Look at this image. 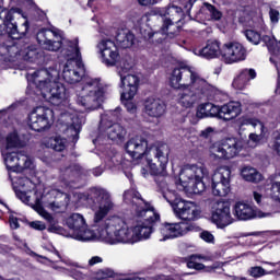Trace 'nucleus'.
Here are the masks:
<instances>
[{
	"instance_id": "obj_53",
	"label": "nucleus",
	"mask_w": 280,
	"mask_h": 280,
	"mask_svg": "<svg viewBox=\"0 0 280 280\" xmlns=\"http://www.w3.org/2000/svg\"><path fill=\"white\" fill-rule=\"evenodd\" d=\"M272 150H275V152L280 155V131H276L273 133Z\"/></svg>"
},
{
	"instance_id": "obj_58",
	"label": "nucleus",
	"mask_w": 280,
	"mask_h": 280,
	"mask_svg": "<svg viewBox=\"0 0 280 280\" xmlns=\"http://www.w3.org/2000/svg\"><path fill=\"white\" fill-rule=\"evenodd\" d=\"M138 3L142 8H149L150 5H156L158 0H138Z\"/></svg>"
},
{
	"instance_id": "obj_10",
	"label": "nucleus",
	"mask_w": 280,
	"mask_h": 280,
	"mask_svg": "<svg viewBox=\"0 0 280 280\" xmlns=\"http://www.w3.org/2000/svg\"><path fill=\"white\" fill-rule=\"evenodd\" d=\"M119 108L107 112L101 116L100 130L106 132L108 139L115 143H121L126 139V128L115 121L119 119Z\"/></svg>"
},
{
	"instance_id": "obj_32",
	"label": "nucleus",
	"mask_w": 280,
	"mask_h": 280,
	"mask_svg": "<svg viewBox=\"0 0 280 280\" xmlns=\"http://www.w3.org/2000/svg\"><path fill=\"white\" fill-rule=\"evenodd\" d=\"M54 80V74L49 73L46 69L37 70L33 73V83L43 93V89H47Z\"/></svg>"
},
{
	"instance_id": "obj_37",
	"label": "nucleus",
	"mask_w": 280,
	"mask_h": 280,
	"mask_svg": "<svg viewBox=\"0 0 280 280\" xmlns=\"http://www.w3.org/2000/svg\"><path fill=\"white\" fill-rule=\"evenodd\" d=\"M116 43L122 49H128L135 45V35L128 30H119L116 34Z\"/></svg>"
},
{
	"instance_id": "obj_11",
	"label": "nucleus",
	"mask_w": 280,
	"mask_h": 280,
	"mask_svg": "<svg viewBox=\"0 0 280 280\" xmlns=\"http://www.w3.org/2000/svg\"><path fill=\"white\" fill-rule=\"evenodd\" d=\"M103 194H109L106 191V189L103 188H94L92 190L91 198H94V205L92 206V211L94 213L93 217V231L89 230L88 228L81 229L78 232H75V240H79V242H91V240H102L103 242H108L102 237V234L100 233V228L95 225V209H97L98 205H102L104 202V195Z\"/></svg>"
},
{
	"instance_id": "obj_7",
	"label": "nucleus",
	"mask_w": 280,
	"mask_h": 280,
	"mask_svg": "<svg viewBox=\"0 0 280 280\" xmlns=\"http://www.w3.org/2000/svg\"><path fill=\"white\" fill-rule=\"evenodd\" d=\"M172 89H211V84L207 82L200 74L189 66H179L174 68L170 78Z\"/></svg>"
},
{
	"instance_id": "obj_21",
	"label": "nucleus",
	"mask_w": 280,
	"mask_h": 280,
	"mask_svg": "<svg viewBox=\"0 0 280 280\" xmlns=\"http://www.w3.org/2000/svg\"><path fill=\"white\" fill-rule=\"evenodd\" d=\"M37 43L46 51H58L62 47V37L56 35L51 30H40L37 35Z\"/></svg>"
},
{
	"instance_id": "obj_2",
	"label": "nucleus",
	"mask_w": 280,
	"mask_h": 280,
	"mask_svg": "<svg viewBox=\"0 0 280 280\" xmlns=\"http://www.w3.org/2000/svg\"><path fill=\"white\" fill-rule=\"evenodd\" d=\"M125 150L131 159H144L150 167V172L156 178L167 176V163H170V145L155 143L148 147V140L142 136L131 137L125 144Z\"/></svg>"
},
{
	"instance_id": "obj_46",
	"label": "nucleus",
	"mask_w": 280,
	"mask_h": 280,
	"mask_svg": "<svg viewBox=\"0 0 280 280\" xmlns=\"http://www.w3.org/2000/svg\"><path fill=\"white\" fill-rule=\"evenodd\" d=\"M119 71L118 73H128V71H130V69H132V60L131 59H122L119 63Z\"/></svg>"
},
{
	"instance_id": "obj_24",
	"label": "nucleus",
	"mask_w": 280,
	"mask_h": 280,
	"mask_svg": "<svg viewBox=\"0 0 280 280\" xmlns=\"http://www.w3.org/2000/svg\"><path fill=\"white\" fill-rule=\"evenodd\" d=\"M104 102V94H86L77 92V104L85 110H97Z\"/></svg>"
},
{
	"instance_id": "obj_38",
	"label": "nucleus",
	"mask_w": 280,
	"mask_h": 280,
	"mask_svg": "<svg viewBox=\"0 0 280 280\" xmlns=\"http://www.w3.org/2000/svg\"><path fill=\"white\" fill-rule=\"evenodd\" d=\"M36 211L38 214L42 215V218H44V220H47V222L50 223V226L48 228L49 233H58V234H62V232L65 231L62 229V226L56 224V221L54 220V217H51L49 214V212H47L42 206L37 205L36 206Z\"/></svg>"
},
{
	"instance_id": "obj_13",
	"label": "nucleus",
	"mask_w": 280,
	"mask_h": 280,
	"mask_svg": "<svg viewBox=\"0 0 280 280\" xmlns=\"http://www.w3.org/2000/svg\"><path fill=\"white\" fill-rule=\"evenodd\" d=\"M54 119V110L47 107H36L28 116V126L35 132H43L51 127Z\"/></svg>"
},
{
	"instance_id": "obj_1",
	"label": "nucleus",
	"mask_w": 280,
	"mask_h": 280,
	"mask_svg": "<svg viewBox=\"0 0 280 280\" xmlns=\"http://www.w3.org/2000/svg\"><path fill=\"white\" fill-rule=\"evenodd\" d=\"M103 198L104 200L95 208V226L107 244H137L141 240H149L152 235V225L161 220L154 206L141 198V194L135 188H130L124 195V201L130 205L136 215L133 229L128 226L124 218L117 215L106 218L115 209V203L110 194L104 192Z\"/></svg>"
},
{
	"instance_id": "obj_31",
	"label": "nucleus",
	"mask_w": 280,
	"mask_h": 280,
	"mask_svg": "<svg viewBox=\"0 0 280 280\" xmlns=\"http://www.w3.org/2000/svg\"><path fill=\"white\" fill-rule=\"evenodd\" d=\"M257 78V72L255 69H244L240 72V74L234 79L232 86L236 89V91H244L250 80H255Z\"/></svg>"
},
{
	"instance_id": "obj_47",
	"label": "nucleus",
	"mask_w": 280,
	"mask_h": 280,
	"mask_svg": "<svg viewBox=\"0 0 280 280\" xmlns=\"http://www.w3.org/2000/svg\"><path fill=\"white\" fill-rule=\"evenodd\" d=\"M198 3H200V0H189L184 8L188 14H191V10L195 14H198Z\"/></svg>"
},
{
	"instance_id": "obj_42",
	"label": "nucleus",
	"mask_w": 280,
	"mask_h": 280,
	"mask_svg": "<svg viewBox=\"0 0 280 280\" xmlns=\"http://www.w3.org/2000/svg\"><path fill=\"white\" fill-rule=\"evenodd\" d=\"M15 183L19 187L18 190L34 191V189H36V184H34L27 177H19Z\"/></svg>"
},
{
	"instance_id": "obj_61",
	"label": "nucleus",
	"mask_w": 280,
	"mask_h": 280,
	"mask_svg": "<svg viewBox=\"0 0 280 280\" xmlns=\"http://www.w3.org/2000/svg\"><path fill=\"white\" fill-rule=\"evenodd\" d=\"M11 229H19V220L16 218H10Z\"/></svg>"
},
{
	"instance_id": "obj_6",
	"label": "nucleus",
	"mask_w": 280,
	"mask_h": 280,
	"mask_svg": "<svg viewBox=\"0 0 280 280\" xmlns=\"http://www.w3.org/2000/svg\"><path fill=\"white\" fill-rule=\"evenodd\" d=\"M162 16V27L158 32L148 31V33H142L144 38L149 40H155V43H161L165 38H174V35L178 32V26L176 23L183 19V9L176 5H170L166 10L161 13Z\"/></svg>"
},
{
	"instance_id": "obj_36",
	"label": "nucleus",
	"mask_w": 280,
	"mask_h": 280,
	"mask_svg": "<svg viewBox=\"0 0 280 280\" xmlns=\"http://www.w3.org/2000/svg\"><path fill=\"white\" fill-rule=\"evenodd\" d=\"M220 107L213 105V103L201 104L197 108L198 119H205V117H219Z\"/></svg>"
},
{
	"instance_id": "obj_20",
	"label": "nucleus",
	"mask_w": 280,
	"mask_h": 280,
	"mask_svg": "<svg viewBox=\"0 0 280 280\" xmlns=\"http://www.w3.org/2000/svg\"><path fill=\"white\" fill-rule=\"evenodd\" d=\"M60 121L66 125V135L72 141H78L80 137V130H82V125L85 122L84 117H80L78 114H61Z\"/></svg>"
},
{
	"instance_id": "obj_52",
	"label": "nucleus",
	"mask_w": 280,
	"mask_h": 280,
	"mask_svg": "<svg viewBox=\"0 0 280 280\" xmlns=\"http://www.w3.org/2000/svg\"><path fill=\"white\" fill-rule=\"evenodd\" d=\"M200 237L203 240V242H207V244H214L215 242V236H213V234H211L209 231L201 232Z\"/></svg>"
},
{
	"instance_id": "obj_8",
	"label": "nucleus",
	"mask_w": 280,
	"mask_h": 280,
	"mask_svg": "<svg viewBox=\"0 0 280 280\" xmlns=\"http://www.w3.org/2000/svg\"><path fill=\"white\" fill-rule=\"evenodd\" d=\"M14 14H21V16L25 19L23 11H21L19 8L8 10L0 7V36H3V34H9L11 38L19 40L23 38L25 34H27L30 23L27 20H25V22H23V24L19 27V32H16V25L12 23L14 21Z\"/></svg>"
},
{
	"instance_id": "obj_48",
	"label": "nucleus",
	"mask_w": 280,
	"mask_h": 280,
	"mask_svg": "<svg viewBox=\"0 0 280 280\" xmlns=\"http://www.w3.org/2000/svg\"><path fill=\"white\" fill-rule=\"evenodd\" d=\"M31 190H15V194L18 196V198H20V200H22V202H24L25 205H30L32 202V197L27 194H30Z\"/></svg>"
},
{
	"instance_id": "obj_55",
	"label": "nucleus",
	"mask_w": 280,
	"mask_h": 280,
	"mask_svg": "<svg viewBox=\"0 0 280 280\" xmlns=\"http://www.w3.org/2000/svg\"><path fill=\"white\" fill-rule=\"evenodd\" d=\"M31 229H35V231H45L47 226L42 221H33L30 223Z\"/></svg>"
},
{
	"instance_id": "obj_62",
	"label": "nucleus",
	"mask_w": 280,
	"mask_h": 280,
	"mask_svg": "<svg viewBox=\"0 0 280 280\" xmlns=\"http://www.w3.org/2000/svg\"><path fill=\"white\" fill-rule=\"evenodd\" d=\"M49 209L52 211H56L57 209H60L62 206L59 202L52 201L48 205Z\"/></svg>"
},
{
	"instance_id": "obj_5",
	"label": "nucleus",
	"mask_w": 280,
	"mask_h": 280,
	"mask_svg": "<svg viewBox=\"0 0 280 280\" xmlns=\"http://www.w3.org/2000/svg\"><path fill=\"white\" fill-rule=\"evenodd\" d=\"M79 43L78 38L69 42L68 49L65 52L67 62L63 66L62 78L68 84H78L84 78V63L78 46Z\"/></svg>"
},
{
	"instance_id": "obj_50",
	"label": "nucleus",
	"mask_w": 280,
	"mask_h": 280,
	"mask_svg": "<svg viewBox=\"0 0 280 280\" xmlns=\"http://www.w3.org/2000/svg\"><path fill=\"white\" fill-rule=\"evenodd\" d=\"M271 198L280 202V182H273L271 184Z\"/></svg>"
},
{
	"instance_id": "obj_43",
	"label": "nucleus",
	"mask_w": 280,
	"mask_h": 280,
	"mask_svg": "<svg viewBox=\"0 0 280 280\" xmlns=\"http://www.w3.org/2000/svg\"><path fill=\"white\" fill-rule=\"evenodd\" d=\"M243 34L252 45H259V43H261V34L255 30L247 28L243 31Z\"/></svg>"
},
{
	"instance_id": "obj_49",
	"label": "nucleus",
	"mask_w": 280,
	"mask_h": 280,
	"mask_svg": "<svg viewBox=\"0 0 280 280\" xmlns=\"http://www.w3.org/2000/svg\"><path fill=\"white\" fill-rule=\"evenodd\" d=\"M262 43L268 47L269 50L275 49V46L277 45V38L275 36L265 35L261 37Z\"/></svg>"
},
{
	"instance_id": "obj_25",
	"label": "nucleus",
	"mask_w": 280,
	"mask_h": 280,
	"mask_svg": "<svg viewBox=\"0 0 280 280\" xmlns=\"http://www.w3.org/2000/svg\"><path fill=\"white\" fill-rule=\"evenodd\" d=\"M61 180L65 182L66 187H70V189H75V184L80 183V178H82V167L80 165L74 164L70 167L61 170L60 175Z\"/></svg>"
},
{
	"instance_id": "obj_63",
	"label": "nucleus",
	"mask_w": 280,
	"mask_h": 280,
	"mask_svg": "<svg viewBox=\"0 0 280 280\" xmlns=\"http://www.w3.org/2000/svg\"><path fill=\"white\" fill-rule=\"evenodd\" d=\"M103 172H104V170L98 167L93 171V174H94V176H102Z\"/></svg>"
},
{
	"instance_id": "obj_59",
	"label": "nucleus",
	"mask_w": 280,
	"mask_h": 280,
	"mask_svg": "<svg viewBox=\"0 0 280 280\" xmlns=\"http://www.w3.org/2000/svg\"><path fill=\"white\" fill-rule=\"evenodd\" d=\"M104 261L100 256H93L89 259V266H95V264H102Z\"/></svg>"
},
{
	"instance_id": "obj_33",
	"label": "nucleus",
	"mask_w": 280,
	"mask_h": 280,
	"mask_svg": "<svg viewBox=\"0 0 280 280\" xmlns=\"http://www.w3.org/2000/svg\"><path fill=\"white\" fill-rule=\"evenodd\" d=\"M233 215L236 220H253L255 210L248 203L236 202L233 208Z\"/></svg>"
},
{
	"instance_id": "obj_40",
	"label": "nucleus",
	"mask_w": 280,
	"mask_h": 280,
	"mask_svg": "<svg viewBox=\"0 0 280 280\" xmlns=\"http://www.w3.org/2000/svg\"><path fill=\"white\" fill-rule=\"evenodd\" d=\"M43 58V51L38 50L34 46H30L26 48L25 54H24V60L27 62H37Z\"/></svg>"
},
{
	"instance_id": "obj_15",
	"label": "nucleus",
	"mask_w": 280,
	"mask_h": 280,
	"mask_svg": "<svg viewBox=\"0 0 280 280\" xmlns=\"http://www.w3.org/2000/svg\"><path fill=\"white\" fill-rule=\"evenodd\" d=\"M213 196L224 197L231 191V168L226 166L219 167L212 175Z\"/></svg>"
},
{
	"instance_id": "obj_22",
	"label": "nucleus",
	"mask_w": 280,
	"mask_h": 280,
	"mask_svg": "<svg viewBox=\"0 0 280 280\" xmlns=\"http://www.w3.org/2000/svg\"><path fill=\"white\" fill-rule=\"evenodd\" d=\"M120 78V88L122 89L121 100H133L139 91V77L137 74H127L125 75L121 72H118Z\"/></svg>"
},
{
	"instance_id": "obj_51",
	"label": "nucleus",
	"mask_w": 280,
	"mask_h": 280,
	"mask_svg": "<svg viewBox=\"0 0 280 280\" xmlns=\"http://www.w3.org/2000/svg\"><path fill=\"white\" fill-rule=\"evenodd\" d=\"M196 259H200V256H191V260L187 264L188 268H194L195 270H202V268H205V265L196 262Z\"/></svg>"
},
{
	"instance_id": "obj_14",
	"label": "nucleus",
	"mask_w": 280,
	"mask_h": 280,
	"mask_svg": "<svg viewBox=\"0 0 280 280\" xmlns=\"http://www.w3.org/2000/svg\"><path fill=\"white\" fill-rule=\"evenodd\" d=\"M196 225L187 221H180L178 223H162L160 228V233L163 238L160 242H165V240H175L176 237H183L191 231H196Z\"/></svg>"
},
{
	"instance_id": "obj_16",
	"label": "nucleus",
	"mask_w": 280,
	"mask_h": 280,
	"mask_svg": "<svg viewBox=\"0 0 280 280\" xmlns=\"http://www.w3.org/2000/svg\"><path fill=\"white\" fill-rule=\"evenodd\" d=\"M221 56L225 65H233L246 60V48L237 42L225 43L221 48Z\"/></svg>"
},
{
	"instance_id": "obj_29",
	"label": "nucleus",
	"mask_w": 280,
	"mask_h": 280,
	"mask_svg": "<svg viewBox=\"0 0 280 280\" xmlns=\"http://www.w3.org/2000/svg\"><path fill=\"white\" fill-rule=\"evenodd\" d=\"M241 113L242 104H240V102H230L219 107V119L231 121V119H235V117H238Z\"/></svg>"
},
{
	"instance_id": "obj_60",
	"label": "nucleus",
	"mask_w": 280,
	"mask_h": 280,
	"mask_svg": "<svg viewBox=\"0 0 280 280\" xmlns=\"http://www.w3.org/2000/svg\"><path fill=\"white\" fill-rule=\"evenodd\" d=\"M253 196H254V200L257 202V205H260L261 203V199L264 198V196H261V194H259L257 191H254Z\"/></svg>"
},
{
	"instance_id": "obj_17",
	"label": "nucleus",
	"mask_w": 280,
	"mask_h": 280,
	"mask_svg": "<svg viewBox=\"0 0 280 280\" xmlns=\"http://www.w3.org/2000/svg\"><path fill=\"white\" fill-rule=\"evenodd\" d=\"M211 221L213 224H217L219 229H225L229 224H233L231 205L226 201H215L212 206Z\"/></svg>"
},
{
	"instance_id": "obj_64",
	"label": "nucleus",
	"mask_w": 280,
	"mask_h": 280,
	"mask_svg": "<svg viewBox=\"0 0 280 280\" xmlns=\"http://www.w3.org/2000/svg\"><path fill=\"white\" fill-rule=\"evenodd\" d=\"M74 279L75 280H84V279H86V276L82 275V273H77V275H74Z\"/></svg>"
},
{
	"instance_id": "obj_45",
	"label": "nucleus",
	"mask_w": 280,
	"mask_h": 280,
	"mask_svg": "<svg viewBox=\"0 0 280 280\" xmlns=\"http://www.w3.org/2000/svg\"><path fill=\"white\" fill-rule=\"evenodd\" d=\"M248 275L254 277V279H259V277H265V275H268V272H266L265 268L256 266L248 269Z\"/></svg>"
},
{
	"instance_id": "obj_12",
	"label": "nucleus",
	"mask_w": 280,
	"mask_h": 280,
	"mask_svg": "<svg viewBox=\"0 0 280 280\" xmlns=\"http://www.w3.org/2000/svg\"><path fill=\"white\" fill-rule=\"evenodd\" d=\"M182 91L178 94L177 102L183 106V108H191L196 102L202 100V97H209L214 91L213 85L210 89H205V86L199 85L198 88H187L179 89Z\"/></svg>"
},
{
	"instance_id": "obj_28",
	"label": "nucleus",
	"mask_w": 280,
	"mask_h": 280,
	"mask_svg": "<svg viewBox=\"0 0 280 280\" xmlns=\"http://www.w3.org/2000/svg\"><path fill=\"white\" fill-rule=\"evenodd\" d=\"M195 56H200L201 58H207L211 60L222 56V49L220 48V42L218 40H208L206 47L201 49L194 50Z\"/></svg>"
},
{
	"instance_id": "obj_4",
	"label": "nucleus",
	"mask_w": 280,
	"mask_h": 280,
	"mask_svg": "<svg viewBox=\"0 0 280 280\" xmlns=\"http://www.w3.org/2000/svg\"><path fill=\"white\" fill-rule=\"evenodd\" d=\"M209 176L205 165H186L180 170L179 179L175 183L178 191L184 194H202L207 187L202 179Z\"/></svg>"
},
{
	"instance_id": "obj_44",
	"label": "nucleus",
	"mask_w": 280,
	"mask_h": 280,
	"mask_svg": "<svg viewBox=\"0 0 280 280\" xmlns=\"http://www.w3.org/2000/svg\"><path fill=\"white\" fill-rule=\"evenodd\" d=\"M201 10L203 12H208L214 21H220L222 19V12L215 9V7H213L212 4L206 2L203 3Z\"/></svg>"
},
{
	"instance_id": "obj_56",
	"label": "nucleus",
	"mask_w": 280,
	"mask_h": 280,
	"mask_svg": "<svg viewBox=\"0 0 280 280\" xmlns=\"http://www.w3.org/2000/svg\"><path fill=\"white\" fill-rule=\"evenodd\" d=\"M127 101L125 103V107L128 110V113H131V115H135V113H137V105H135V103H132L130 100H125Z\"/></svg>"
},
{
	"instance_id": "obj_3",
	"label": "nucleus",
	"mask_w": 280,
	"mask_h": 280,
	"mask_svg": "<svg viewBox=\"0 0 280 280\" xmlns=\"http://www.w3.org/2000/svg\"><path fill=\"white\" fill-rule=\"evenodd\" d=\"M155 183L160 188L164 200H166V202H168L173 208L176 218L184 220V222H194V220H198V218H200V209L196 202L187 201L178 197L176 190L170 187L165 176L162 178H155Z\"/></svg>"
},
{
	"instance_id": "obj_34",
	"label": "nucleus",
	"mask_w": 280,
	"mask_h": 280,
	"mask_svg": "<svg viewBox=\"0 0 280 280\" xmlns=\"http://www.w3.org/2000/svg\"><path fill=\"white\" fill-rule=\"evenodd\" d=\"M21 139H19V133L11 132L5 138L0 136V151L1 154H5L9 150H14V148H21Z\"/></svg>"
},
{
	"instance_id": "obj_23",
	"label": "nucleus",
	"mask_w": 280,
	"mask_h": 280,
	"mask_svg": "<svg viewBox=\"0 0 280 280\" xmlns=\"http://www.w3.org/2000/svg\"><path fill=\"white\" fill-rule=\"evenodd\" d=\"M40 95L46 102H49L50 104H54L56 106L60 104L62 100H65L66 89L65 85H62L61 83L50 81L49 85L46 86V89H43Z\"/></svg>"
},
{
	"instance_id": "obj_54",
	"label": "nucleus",
	"mask_w": 280,
	"mask_h": 280,
	"mask_svg": "<svg viewBox=\"0 0 280 280\" xmlns=\"http://www.w3.org/2000/svg\"><path fill=\"white\" fill-rule=\"evenodd\" d=\"M215 135V128L213 127H207L206 129L201 130L199 136L202 139H211V136Z\"/></svg>"
},
{
	"instance_id": "obj_30",
	"label": "nucleus",
	"mask_w": 280,
	"mask_h": 280,
	"mask_svg": "<svg viewBox=\"0 0 280 280\" xmlns=\"http://www.w3.org/2000/svg\"><path fill=\"white\" fill-rule=\"evenodd\" d=\"M77 93H86L90 95H104L102 91V83L100 79L85 78L83 79L81 86L77 90Z\"/></svg>"
},
{
	"instance_id": "obj_9",
	"label": "nucleus",
	"mask_w": 280,
	"mask_h": 280,
	"mask_svg": "<svg viewBox=\"0 0 280 280\" xmlns=\"http://www.w3.org/2000/svg\"><path fill=\"white\" fill-rule=\"evenodd\" d=\"M244 150V141L237 138H226L220 142H214L209 148L212 161H229L234 159Z\"/></svg>"
},
{
	"instance_id": "obj_57",
	"label": "nucleus",
	"mask_w": 280,
	"mask_h": 280,
	"mask_svg": "<svg viewBox=\"0 0 280 280\" xmlns=\"http://www.w3.org/2000/svg\"><path fill=\"white\" fill-rule=\"evenodd\" d=\"M269 16H270L271 23H279V11L271 9L269 11Z\"/></svg>"
},
{
	"instance_id": "obj_27",
	"label": "nucleus",
	"mask_w": 280,
	"mask_h": 280,
	"mask_svg": "<svg viewBox=\"0 0 280 280\" xmlns=\"http://www.w3.org/2000/svg\"><path fill=\"white\" fill-rule=\"evenodd\" d=\"M144 114L155 119L163 117L165 115V103L159 98L148 97L144 101Z\"/></svg>"
},
{
	"instance_id": "obj_41",
	"label": "nucleus",
	"mask_w": 280,
	"mask_h": 280,
	"mask_svg": "<svg viewBox=\"0 0 280 280\" xmlns=\"http://www.w3.org/2000/svg\"><path fill=\"white\" fill-rule=\"evenodd\" d=\"M67 140L61 137L50 138L47 142V148H51L56 152H62L66 148Z\"/></svg>"
},
{
	"instance_id": "obj_35",
	"label": "nucleus",
	"mask_w": 280,
	"mask_h": 280,
	"mask_svg": "<svg viewBox=\"0 0 280 280\" xmlns=\"http://www.w3.org/2000/svg\"><path fill=\"white\" fill-rule=\"evenodd\" d=\"M67 225L69 226V229H72L74 233H78V231H82V229H89L86 219L81 213H72L67 219Z\"/></svg>"
},
{
	"instance_id": "obj_39",
	"label": "nucleus",
	"mask_w": 280,
	"mask_h": 280,
	"mask_svg": "<svg viewBox=\"0 0 280 280\" xmlns=\"http://www.w3.org/2000/svg\"><path fill=\"white\" fill-rule=\"evenodd\" d=\"M241 175L244 178V180H247L248 183H261L262 176L257 172V170L245 166L241 170Z\"/></svg>"
},
{
	"instance_id": "obj_19",
	"label": "nucleus",
	"mask_w": 280,
	"mask_h": 280,
	"mask_svg": "<svg viewBox=\"0 0 280 280\" xmlns=\"http://www.w3.org/2000/svg\"><path fill=\"white\" fill-rule=\"evenodd\" d=\"M97 49L103 58L104 65L115 67L119 62V49L112 39H101L97 44Z\"/></svg>"
},
{
	"instance_id": "obj_26",
	"label": "nucleus",
	"mask_w": 280,
	"mask_h": 280,
	"mask_svg": "<svg viewBox=\"0 0 280 280\" xmlns=\"http://www.w3.org/2000/svg\"><path fill=\"white\" fill-rule=\"evenodd\" d=\"M243 126H252V128L256 129L255 132L249 135V141H253L254 143H259L261 139H264V135L266 133V127L264 126V122L257 118H250L246 117L241 120V128Z\"/></svg>"
},
{
	"instance_id": "obj_18",
	"label": "nucleus",
	"mask_w": 280,
	"mask_h": 280,
	"mask_svg": "<svg viewBox=\"0 0 280 280\" xmlns=\"http://www.w3.org/2000/svg\"><path fill=\"white\" fill-rule=\"evenodd\" d=\"M2 156L9 172L20 174L23 170H30L32 167V160L25 154L5 151V154H2Z\"/></svg>"
}]
</instances>
